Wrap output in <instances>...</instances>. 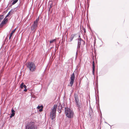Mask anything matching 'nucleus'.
Segmentation results:
<instances>
[{"label": "nucleus", "mask_w": 129, "mask_h": 129, "mask_svg": "<svg viewBox=\"0 0 129 129\" xmlns=\"http://www.w3.org/2000/svg\"><path fill=\"white\" fill-rule=\"evenodd\" d=\"M64 112L66 116L68 118H72L73 117L74 113L70 108L67 107H65Z\"/></svg>", "instance_id": "obj_1"}, {"label": "nucleus", "mask_w": 129, "mask_h": 129, "mask_svg": "<svg viewBox=\"0 0 129 129\" xmlns=\"http://www.w3.org/2000/svg\"><path fill=\"white\" fill-rule=\"evenodd\" d=\"M57 108V105H54L53 108L52 109L50 112V118L52 120H54L55 119Z\"/></svg>", "instance_id": "obj_2"}, {"label": "nucleus", "mask_w": 129, "mask_h": 129, "mask_svg": "<svg viewBox=\"0 0 129 129\" xmlns=\"http://www.w3.org/2000/svg\"><path fill=\"white\" fill-rule=\"evenodd\" d=\"M27 66L29 68L30 71L32 72L35 71L36 69V67L35 63L33 62H28L27 64Z\"/></svg>", "instance_id": "obj_3"}, {"label": "nucleus", "mask_w": 129, "mask_h": 129, "mask_svg": "<svg viewBox=\"0 0 129 129\" xmlns=\"http://www.w3.org/2000/svg\"><path fill=\"white\" fill-rule=\"evenodd\" d=\"M26 129H36L34 122H28L25 126Z\"/></svg>", "instance_id": "obj_4"}, {"label": "nucleus", "mask_w": 129, "mask_h": 129, "mask_svg": "<svg viewBox=\"0 0 129 129\" xmlns=\"http://www.w3.org/2000/svg\"><path fill=\"white\" fill-rule=\"evenodd\" d=\"M77 40L78 41V45L77 48V52L76 53V55L77 54V52L79 50L80 47L81 45V41H82V39L81 38H78Z\"/></svg>", "instance_id": "obj_5"}, {"label": "nucleus", "mask_w": 129, "mask_h": 129, "mask_svg": "<svg viewBox=\"0 0 129 129\" xmlns=\"http://www.w3.org/2000/svg\"><path fill=\"white\" fill-rule=\"evenodd\" d=\"M75 104L76 105L80 104L79 101L78 96L77 93H75L74 95Z\"/></svg>", "instance_id": "obj_6"}, {"label": "nucleus", "mask_w": 129, "mask_h": 129, "mask_svg": "<svg viewBox=\"0 0 129 129\" xmlns=\"http://www.w3.org/2000/svg\"><path fill=\"white\" fill-rule=\"evenodd\" d=\"M75 75L74 73H73L71 76L70 77L71 81H70V84L71 86H72L73 85L75 80Z\"/></svg>", "instance_id": "obj_7"}, {"label": "nucleus", "mask_w": 129, "mask_h": 129, "mask_svg": "<svg viewBox=\"0 0 129 129\" xmlns=\"http://www.w3.org/2000/svg\"><path fill=\"white\" fill-rule=\"evenodd\" d=\"M37 25L36 24L35 22H34L33 24L32 25L31 27V30L34 32H35L37 26Z\"/></svg>", "instance_id": "obj_8"}, {"label": "nucleus", "mask_w": 129, "mask_h": 129, "mask_svg": "<svg viewBox=\"0 0 129 129\" xmlns=\"http://www.w3.org/2000/svg\"><path fill=\"white\" fill-rule=\"evenodd\" d=\"M77 35L76 34H73L71 35L70 38V42H71L73 40L74 38L75 37H76Z\"/></svg>", "instance_id": "obj_9"}, {"label": "nucleus", "mask_w": 129, "mask_h": 129, "mask_svg": "<svg viewBox=\"0 0 129 129\" xmlns=\"http://www.w3.org/2000/svg\"><path fill=\"white\" fill-rule=\"evenodd\" d=\"M92 74L93 75H94V71H95V63L94 61L92 62Z\"/></svg>", "instance_id": "obj_10"}, {"label": "nucleus", "mask_w": 129, "mask_h": 129, "mask_svg": "<svg viewBox=\"0 0 129 129\" xmlns=\"http://www.w3.org/2000/svg\"><path fill=\"white\" fill-rule=\"evenodd\" d=\"M20 87L21 88H23L24 87L25 88H26L27 86L23 82H22L20 85Z\"/></svg>", "instance_id": "obj_11"}, {"label": "nucleus", "mask_w": 129, "mask_h": 129, "mask_svg": "<svg viewBox=\"0 0 129 129\" xmlns=\"http://www.w3.org/2000/svg\"><path fill=\"white\" fill-rule=\"evenodd\" d=\"M6 18L5 17V18H4L3 20L2 21V23H3L4 24H5L8 21V18Z\"/></svg>", "instance_id": "obj_12"}, {"label": "nucleus", "mask_w": 129, "mask_h": 129, "mask_svg": "<svg viewBox=\"0 0 129 129\" xmlns=\"http://www.w3.org/2000/svg\"><path fill=\"white\" fill-rule=\"evenodd\" d=\"M4 18V16L3 15H0V22H1Z\"/></svg>", "instance_id": "obj_13"}, {"label": "nucleus", "mask_w": 129, "mask_h": 129, "mask_svg": "<svg viewBox=\"0 0 129 129\" xmlns=\"http://www.w3.org/2000/svg\"><path fill=\"white\" fill-rule=\"evenodd\" d=\"M39 18L38 17L36 19V21H34V22H35V23H36V24H38V22L39 21Z\"/></svg>", "instance_id": "obj_14"}, {"label": "nucleus", "mask_w": 129, "mask_h": 129, "mask_svg": "<svg viewBox=\"0 0 129 129\" xmlns=\"http://www.w3.org/2000/svg\"><path fill=\"white\" fill-rule=\"evenodd\" d=\"M16 28H15L14 29L13 31H12V32L10 33V34L11 36H13V33L15 32V31L16 30Z\"/></svg>", "instance_id": "obj_15"}, {"label": "nucleus", "mask_w": 129, "mask_h": 129, "mask_svg": "<svg viewBox=\"0 0 129 129\" xmlns=\"http://www.w3.org/2000/svg\"><path fill=\"white\" fill-rule=\"evenodd\" d=\"M80 108H81V106L78 107H77V109L78 111L80 112H82V111L81 110H80Z\"/></svg>", "instance_id": "obj_16"}, {"label": "nucleus", "mask_w": 129, "mask_h": 129, "mask_svg": "<svg viewBox=\"0 0 129 129\" xmlns=\"http://www.w3.org/2000/svg\"><path fill=\"white\" fill-rule=\"evenodd\" d=\"M49 9L51 8L53 6V4L52 3H49Z\"/></svg>", "instance_id": "obj_17"}, {"label": "nucleus", "mask_w": 129, "mask_h": 129, "mask_svg": "<svg viewBox=\"0 0 129 129\" xmlns=\"http://www.w3.org/2000/svg\"><path fill=\"white\" fill-rule=\"evenodd\" d=\"M15 8L14 9H12L10 11V12L11 13V14H13V13L15 11Z\"/></svg>", "instance_id": "obj_18"}, {"label": "nucleus", "mask_w": 129, "mask_h": 129, "mask_svg": "<svg viewBox=\"0 0 129 129\" xmlns=\"http://www.w3.org/2000/svg\"><path fill=\"white\" fill-rule=\"evenodd\" d=\"M56 41V40L55 39H53L52 40H51L50 41V43H52Z\"/></svg>", "instance_id": "obj_19"}, {"label": "nucleus", "mask_w": 129, "mask_h": 129, "mask_svg": "<svg viewBox=\"0 0 129 129\" xmlns=\"http://www.w3.org/2000/svg\"><path fill=\"white\" fill-rule=\"evenodd\" d=\"M43 106L42 105L40 106H38L37 107V108L38 109H40V108H43Z\"/></svg>", "instance_id": "obj_20"}, {"label": "nucleus", "mask_w": 129, "mask_h": 129, "mask_svg": "<svg viewBox=\"0 0 129 129\" xmlns=\"http://www.w3.org/2000/svg\"><path fill=\"white\" fill-rule=\"evenodd\" d=\"M15 114V113H12L10 116V118H11L13 116H14Z\"/></svg>", "instance_id": "obj_21"}, {"label": "nucleus", "mask_w": 129, "mask_h": 129, "mask_svg": "<svg viewBox=\"0 0 129 129\" xmlns=\"http://www.w3.org/2000/svg\"><path fill=\"white\" fill-rule=\"evenodd\" d=\"M10 14H11V13L10 12V11L7 14V15L6 17V18L9 15H10Z\"/></svg>", "instance_id": "obj_22"}, {"label": "nucleus", "mask_w": 129, "mask_h": 129, "mask_svg": "<svg viewBox=\"0 0 129 129\" xmlns=\"http://www.w3.org/2000/svg\"><path fill=\"white\" fill-rule=\"evenodd\" d=\"M4 24L2 23V22L0 24V28H1L3 27Z\"/></svg>", "instance_id": "obj_23"}, {"label": "nucleus", "mask_w": 129, "mask_h": 129, "mask_svg": "<svg viewBox=\"0 0 129 129\" xmlns=\"http://www.w3.org/2000/svg\"><path fill=\"white\" fill-rule=\"evenodd\" d=\"M11 112L12 113H15V111L13 109H12L11 110Z\"/></svg>", "instance_id": "obj_24"}, {"label": "nucleus", "mask_w": 129, "mask_h": 129, "mask_svg": "<svg viewBox=\"0 0 129 129\" xmlns=\"http://www.w3.org/2000/svg\"><path fill=\"white\" fill-rule=\"evenodd\" d=\"M43 108H41V109H39V111L40 112H41V111H42L43 110Z\"/></svg>", "instance_id": "obj_25"}, {"label": "nucleus", "mask_w": 129, "mask_h": 129, "mask_svg": "<svg viewBox=\"0 0 129 129\" xmlns=\"http://www.w3.org/2000/svg\"><path fill=\"white\" fill-rule=\"evenodd\" d=\"M76 106V107H80V106H81V105H80V104H79V105H77Z\"/></svg>", "instance_id": "obj_26"}, {"label": "nucleus", "mask_w": 129, "mask_h": 129, "mask_svg": "<svg viewBox=\"0 0 129 129\" xmlns=\"http://www.w3.org/2000/svg\"><path fill=\"white\" fill-rule=\"evenodd\" d=\"M12 36H10V37H9V40H11V37Z\"/></svg>", "instance_id": "obj_27"}, {"label": "nucleus", "mask_w": 129, "mask_h": 129, "mask_svg": "<svg viewBox=\"0 0 129 129\" xmlns=\"http://www.w3.org/2000/svg\"><path fill=\"white\" fill-rule=\"evenodd\" d=\"M27 89L26 88H25L24 89V91L25 92H26L27 91Z\"/></svg>", "instance_id": "obj_28"}, {"label": "nucleus", "mask_w": 129, "mask_h": 129, "mask_svg": "<svg viewBox=\"0 0 129 129\" xmlns=\"http://www.w3.org/2000/svg\"><path fill=\"white\" fill-rule=\"evenodd\" d=\"M79 38H81L80 36L79 35L78 36Z\"/></svg>", "instance_id": "obj_29"}, {"label": "nucleus", "mask_w": 129, "mask_h": 129, "mask_svg": "<svg viewBox=\"0 0 129 129\" xmlns=\"http://www.w3.org/2000/svg\"><path fill=\"white\" fill-rule=\"evenodd\" d=\"M84 32H85V31H86L85 29H84Z\"/></svg>", "instance_id": "obj_30"}, {"label": "nucleus", "mask_w": 129, "mask_h": 129, "mask_svg": "<svg viewBox=\"0 0 129 129\" xmlns=\"http://www.w3.org/2000/svg\"><path fill=\"white\" fill-rule=\"evenodd\" d=\"M50 9H49V11H50Z\"/></svg>", "instance_id": "obj_31"}, {"label": "nucleus", "mask_w": 129, "mask_h": 129, "mask_svg": "<svg viewBox=\"0 0 129 129\" xmlns=\"http://www.w3.org/2000/svg\"><path fill=\"white\" fill-rule=\"evenodd\" d=\"M59 110L60 111V112H61V110L60 109Z\"/></svg>", "instance_id": "obj_32"}, {"label": "nucleus", "mask_w": 129, "mask_h": 129, "mask_svg": "<svg viewBox=\"0 0 129 129\" xmlns=\"http://www.w3.org/2000/svg\"><path fill=\"white\" fill-rule=\"evenodd\" d=\"M105 123H107L106 122H105Z\"/></svg>", "instance_id": "obj_33"}]
</instances>
